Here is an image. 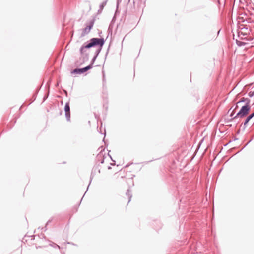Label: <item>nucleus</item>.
Segmentation results:
<instances>
[{
	"instance_id": "1",
	"label": "nucleus",
	"mask_w": 254,
	"mask_h": 254,
	"mask_svg": "<svg viewBox=\"0 0 254 254\" xmlns=\"http://www.w3.org/2000/svg\"><path fill=\"white\" fill-rule=\"evenodd\" d=\"M104 43V40L103 38H92L90 40V43L85 46H83L80 48L81 54H83L85 52V49L99 45L102 47Z\"/></svg>"
},
{
	"instance_id": "2",
	"label": "nucleus",
	"mask_w": 254,
	"mask_h": 254,
	"mask_svg": "<svg viewBox=\"0 0 254 254\" xmlns=\"http://www.w3.org/2000/svg\"><path fill=\"white\" fill-rule=\"evenodd\" d=\"M250 110V106L248 105L243 106L235 117H244L247 115Z\"/></svg>"
},
{
	"instance_id": "3",
	"label": "nucleus",
	"mask_w": 254,
	"mask_h": 254,
	"mask_svg": "<svg viewBox=\"0 0 254 254\" xmlns=\"http://www.w3.org/2000/svg\"><path fill=\"white\" fill-rule=\"evenodd\" d=\"M92 68V65L91 64V65H89L83 68L75 69L73 70L71 72V73H75V74H81V73H83L88 71V70L91 69Z\"/></svg>"
},
{
	"instance_id": "4",
	"label": "nucleus",
	"mask_w": 254,
	"mask_h": 254,
	"mask_svg": "<svg viewBox=\"0 0 254 254\" xmlns=\"http://www.w3.org/2000/svg\"><path fill=\"white\" fill-rule=\"evenodd\" d=\"M95 19H93L91 21L89 22L88 25L84 28V34H87L88 33L91 29L92 28L94 22H95Z\"/></svg>"
},
{
	"instance_id": "5",
	"label": "nucleus",
	"mask_w": 254,
	"mask_h": 254,
	"mask_svg": "<svg viewBox=\"0 0 254 254\" xmlns=\"http://www.w3.org/2000/svg\"><path fill=\"white\" fill-rule=\"evenodd\" d=\"M64 111L65 112V116L68 120H69L70 114V107L69 103H67L65 104L64 107Z\"/></svg>"
},
{
	"instance_id": "6",
	"label": "nucleus",
	"mask_w": 254,
	"mask_h": 254,
	"mask_svg": "<svg viewBox=\"0 0 254 254\" xmlns=\"http://www.w3.org/2000/svg\"><path fill=\"white\" fill-rule=\"evenodd\" d=\"M250 120H252V122H254V113L248 117L244 123V125H246Z\"/></svg>"
},
{
	"instance_id": "7",
	"label": "nucleus",
	"mask_w": 254,
	"mask_h": 254,
	"mask_svg": "<svg viewBox=\"0 0 254 254\" xmlns=\"http://www.w3.org/2000/svg\"><path fill=\"white\" fill-rule=\"evenodd\" d=\"M127 195V197L128 198V202H129L130 200V198L131 197L129 196V195Z\"/></svg>"
},
{
	"instance_id": "8",
	"label": "nucleus",
	"mask_w": 254,
	"mask_h": 254,
	"mask_svg": "<svg viewBox=\"0 0 254 254\" xmlns=\"http://www.w3.org/2000/svg\"><path fill=\"white\" fill-rule=\"evenodd\" d=\"M232 116H233L232 113H231V115H230V116L232 117Z\"/></svg>"
},
{
	"instance_id": "9",
	"label": "nucleus",
	"mask_w": 254,
	"mask_h": 254,
	"mask_svg": "<svg viewBox=\"0 0 254 254\" xmlns=\"http://www.w3.org/2000/svg\"><path fill=\"white\" fill-rule=\"evenodd\" d=\"M98 172H99V173H100V170H98Z\"/></svg>"
}]
</instances>
